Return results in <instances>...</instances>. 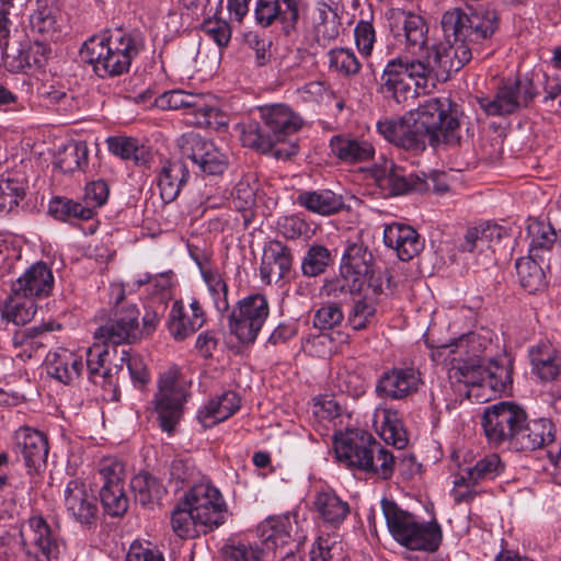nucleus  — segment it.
<instances>
[{
	"label": "nucleus",
	"instance_id": "39448f33",
	"mask_svg": "<svg viewBox=\"0 0 561 561\" xmlns=\"http://www.w3.org/2000/svg\"><path fill=\"white\" fill-rule=\"evenodd\" d=\"M389 533L402 547L412 551H436L442 542V527L436 520L421 522L391 500H381Z\"/></svg>",
	"mask_w": 561,
	"mask_h": 561
},
{
	"label": "nucleus",
	"instance_id": "4d7b16f0",
	"mask_svg": "<svg viewBox=\"0 0 561 561\" xmlns=\"http://www.w3.org/2000/svg\"><path fill=\"white\" fill-rule=\"evenodd\" d=\"M202 277L207 285L216 310L220 313L229 310L228 285L222 275L211 268H201Z\"/></svg>",
	"mask_w": 561,
	"mask_h": 561
},
{
	"label": "nucleus",
	"instance_id": "79ce46f5",
	"mask_svg": "<svg viewBox=\"0 0 561 561\" xmlns=\"http://www.w3.org/2000/svg\"><path fill=\"white\" fill-rule=\"evenodd\" d=\"M330 147L332 152L345 162L367 161L375 154V148L369 141L344 136H333Z\"/></svg>",
	"mask_w": 561,
	"mask_h": 561
},
{
	"label": "nucleus",
	"instance_id": "f03ea898",
	"mask_svg": "<svg viewBox=\"0 0 561 561\" xmlns=\"http://www.w3.org/2000/svg\"><path fill=\"white\" fill-rule=\"evenodd\" d=\"M457 105L447 98H431L405 116L400 148L419 153L430 145L457 146L460 142Z\"/></svg>",
	"mask_w": 561,
	"mask_h": 561
},
{
	"label": "nucleus",
	"instance_id": "20e7f679",
	"mask_svg": "<svg viewBox=\"0 0 561 561\" xmlns=\"http://www.w3.org/2000/svg\"><path fill=\"white\" fill-rule=\"evenodd\" d=\"M438 66L411 55L399 54L390 59L380 78V92L398 104L407 102L427 89L430 79L436 77Z\"/></svg>",
	"mask_w": 561,
	"mask_h": 561
},
{
	"label": "nucleus",
	"instance_id": "4be33fe9",
	"mask_svg": "<svg viewBox=\"0 0 561 561\" xmlns=\"http://www.w3.org/2000/svg\"><path fill=\"white\" fill-rule=\"evenodd\" d=\"M375 438L367 432H347L334 442L336 457L348 467L364 470Z\"/></svg>",
	"mask_w": 561,
	"mask_h": 561
},
{
	"label": "nucleus",
	"instance_id": "412c9836",
	"mask_svg": "<svg viewBox=\"0 0 561 561\" xmlns=\"http://www.w3.org/2000/svg\"><path fill=\"white\" fill-rule=\"evenodd\" d=\"M254 22L261 27H270L275 23L285 30L295 28L299 20L298 0H255Z\"/></svg>",
	"mask_w": 561,
	"mask_h": 561
},
{
	"label": "nucleus",
	"instance_id": "c9c22d12",
	"mask_svg": "<svg viewBox=\"0 0 561 561\" xmlns=\"http://www.w3.org/2000/svg\"><path fill=\"white\" fill-rule=\"evenodd\" d=\"M533 371L543 381L561 375V353L549 343H539L529 351Z\"/></svg>",
	"mask_w": 561,
	"mask_h": 561
},
{
	"label": "nucleus",
	"instance_id": "f8f14e48",
	"mask_svg": "<svg viewBox=\"0 0 561 561\" xmlns=\"http://www.w3.org/2000/svg\"><path fill=\"white\" fill-rule=\"evenodd\" d=\"M556 425L551 420L541 417L527 420L515 434L512 449L517 451H533L547 448V456L552 465L561 458V438L556 436Z\"/></svg>",
	"mask_w": 561,
	"mask_h": 561
},
{
	"label": "nucleus",
	"instance_id": "ddd939ff",
	"mask_svg": "<svg viewBox=\"0 0 561 561\" xmlns=\"http://www.w3.org/2000/svg\"><path fill=\"white\" fill-rule=\"evenodd\" d=\"M99 476L103 481L100 500L104 512L113 517L124 515L129 503L124 489V465L116 459L104 458L99 465Z\"/></svg>",
	"mask_w": 561,
	"mask_h": 561
},
{
	"label": "nucleus",
	"instance_id": "49530a36",
	"mask_svg": "<svg viewBox=\"0 0 561 561\" xmlns=\"http://www.w3.org/2000/svg\"><path fill=\"white\" fill-rule=\"evenodd\" d=\"M195 513L183 499L173 511L171 516V525L173 531L181 538H195L201 534L208 533V528L199 525L195 518Z\"/></svg>",
	"mask_w": 561,
	"mask_h": 561
},
{
	"label": "nucleus",
	"instance_id": "473e14b6",
	"mask_svg": "<svg viewBox=\"0 0 561 561\" xmlns=\"http://www.w3.org/2000/svg\"><path fill=\"white\" fill-rule=\"evenodd\" d=\"M297 204L321 216H331L345 208L343 196L328 188L302 191L297 196Z\"/></svg>",
	"mask_w": 561,
	"mask_h": 561
},
{
	"label": "nucleus",
	"instance_id": "bb28decb",
	"mask_svg": "<svg viewBox=\"0 0 561 561\" xmlns=\"http://www.w3.org/2000/svg\"><path fill=\"white\" fill-rule=\"evenodd\" d=\"M506 236V229L496 224H486L467 230L461 250L482 254L488 262H492L494 248Z\"/></svg>",
	"mask_w": 561,
	"mask_h": 561
},
{
	"label": "nucleus",
	"instance_id": "603ef678",
	"mask_svg": "<svg viewBox=\"0 0 561 561\" xmlns=\"http://www.w3.org/2000/svg\"><path fill=\"white\" fill-rule=\"evenodd\" d=\"M396 467V457L376 439L370 447L368 465L364 471L371 472L378 478L387 480L391 478Z\"/></svg>",
	"mask_w": 561,
	"mask_h": 561
},
{
	"label": "nucleus",
	"instance_id": "f257e3e1",
	"mask_svg": "<svg viewBox=\"0 0 561 561\" xmlns=\"http://www.w3.org/2000/svg\"><path fill=\"white\" fill-rule=\"evenodd\" d=\"M455 8L446 11L440 25L449 46L445 48V70L459 71L468 64L481 44L490 39L499 28V14L495 9L481 7Z\"/></svg>",
	"mask_w": 561,
	"mask_h": 561
},
{
	"label": "nucleus",
	"instance_id": "4c0bfd02",
	"mask_svg": "<svg viewBox=\"0 0 561 561\" xmlns=\"http://www.w3.org/2000/svg\"><path fill=\"white\" fill-rule=\"evenodd\" d=\"M28 182L19 171L7 172L0 176V215H8L16 209L24 199Z\"/></svg>",
	"mask_w": 561,
	"mask_h": 561
},
{
	"label": "nucleus",
	"instance_id": "6e6552de",
	"mask_svg": "<svg viewBox=\"0 0 561 561\" xmlns=\"http://www.w3.org/2000/svg\"><path fill=\"white\" fill-rule=\"evenodd\" d=\"M110 290L111 302L115 309L114 316L95 331V336L113 345L137 342L142 337L137 305L126 299L123 285L112 284Z\"/></svg>",
	"mask_w": 561,
	"mask_h": 561
},
{
	"label": "nucleus",
	"instance_id": "2f4dec72",
	"mask_svg": "<svg viewBox=\"0 0 561 561\" xmlns=\"http://www.w3.org/2000/svg\"><path fill=\"white\" fill-rule=\"evenodd\" d=\"M188 178L190 171L182 160L167 161L157 179L163 203L169 204L175 201Z\"/></svg>",
	"mask_w": 561,
	"mask_h": 561
},
{
	"label": "nucleus",
	"instance_id": "1a4fd4ad",
	"mask_svg": "<svg viewBox=\"0 0 561 561\" xmlns=\"http://www.w3.org/2000/svg\"><path fill=\"white\" fill-rule=\"evenodd\" d=\"M393 33L403 45L400 54L411 55L445 70V50L440 51L435 44H430L428 25L421 15L400 12L396 18Z\"/></svg>",
	"mask_w": 561,
	"mask_h": 561
},
{
	"label": "nucleus",
	"instance_id": "dca6fc26",
	"mask_svg": "<svg viewBox=\"0 0 561 561\" xmlns=\"http://www.w3.org/2000/svg\"><path fill=\"white\" fill-rule=\"evenodd\" d=\"M14 442L28 473H38L45 469L49 451L45 433L31 426H21L14 433Z\"/></svg>",
	"mask_w": 561,
	"mask_h": 561
},
{
	"label": "nucleus",
	"instance_id": "5fc2aeb1",
	"mask_svg": "<svg viewBox=\"0 0 561 561\" xmlns=\"http://www.w3.org/2000/svg\"><path fill=\"white\" fill-rule=\"evenodd\" d=\"M89 149L85 142H73L67 145L56 161V167L64 173H72L83 170L88 165Z\"/></svg>",
	"mask_w": 561,
	"mask_h": 561
},
{
	"label": "nucleus",
	"instance_id": "2eb2a0df",
	"mask_svg": "<svg viewBox=\"0 0 561 561\" xmlns=\"http://www.w3.org/2000/svg\"><path fill=\"white\" fill-rule=\"evenodd\" d=\"M181 152L184 158L192 160L203 172L215 175L221 174L227 167V158L211 141L191 134L180 139Z\"/></svg>",
	"mask_w": 561,
	"mask_h": 561
},
{
	"label": "nucleus",
	"instance_id": "9b49d317",
	"mask_svg": "<svg viewBox=\"0 0 561 561\" xmlns=\"http://www.w3.org/2000/svg\"><path fill=\"white\" fill-rule=\"evenodd\" d=\"M184 500L195 513L199 525L207 527L209 531L225 523L226 502L209 480L203 478L198 484L192 485L185 492Z\"/></svg>",
	"mask_w": 561,
	"mask_h": 561
},
{
	"label": "nucleus",
	"instance_id": "338daca9",
	"mask_svg": "<svg viewBox=\"0 0 561 561\" xmlns=\"http://www.w3.org/2000/svg\"><path fill=\"white\" fill-rule=\"evenodd\" d=\"M344 320L341 306L337 302H327L314 312L313 325L320 331H329L340 327Z\"/></svg>",
	"mask_w": 561,
	"mask_h": 561
},
{
	"label": "nucleus",
	"instance_id": "f3484780",
	"mask_svg": "<svg viewBox=\"0 0 561 561\" xmlns=\"http://www.w3.org/2000/svg\"><path fill=\"white\" fill-rule=\"evenodd\" d=\"M19 535L24 549L34 546L48 560L57 559L64 546L41 515L31 516L27 520L21 523Z\"/></svg>",
	"mask_w": 561,
	"mask_h": 561
},
{
	"label": "nucleus",
	"instance_id": "423d86ee",
	"mask_svg": "<svg viewBox=\"0 0 561 561\" xmlns=\"http://www.w3.org/2000/svg\"><path fill=\"white\" fill-rule=\"evenodd\" d=\"M260 116L266 130L257 122L250 121L242 125L240 139L244 147L263 153L301 127L300 117L284 104L260 107Z\"/></svg>",
	"mask_w": 561,
	"mask_h": 561
},
{
	"label": "nucleus",
	"instance_id": "09e8293b",
	"mask_svg": "<svg viewBox=\"0 0 561 561\" xmlns=\"http://www.w3.org/2000/svg\"><path fill=\"white\" fill-rule=\"evenodd\" d=\"M543 263L538 257H531L530 254L516 261L519 284L528 293H535L545 285Z\"/></svg>",
	"mask_w": 561,
	"mask_h": 561
},
{
	"label": "nucleus",
	"instance_id": "5701e85b",
	"mask_svg": "<svg viewBox=\"0 0 561 561\" xmlns=\"http://www.w3.org/2000/svg\"><path fill=\"white\" fill-rule=\"evenodd\" d=\"M293 525L288 516L268 517L259 526V535L261 543L265 549V556L270 552L274 556H285V551L289 548L295 550V545L291 540Z\"/></svg>",
	"mask_w": 561,
	"mask_h": 561
},
{
	"label": "nucleus",
	"instance_id": "37998d69",
	"mask_svg": "<svg viewBox=\"0 0 561 561\" xmlns=\"http://www.w3.org/2000/svg\"><path fill=\"white\" fill-rule=\"evenodd\" d=\"M108 356V348L99 344H93L85 351L88 378L94 385H99L103 388L115 387L112 380L111 369L105 367Z\"/></svg>",
	"mask_w": 561,
	"mask_h": 561
},
{
	"label": "nucleus",
	"instance_id": "f704fd0d",
	"mask_svg": "<svg viewBox=\"0 0 561 561\" xmlns=\"http://www.w3.org/2000/svg\"><path fill=\"white\" fill-rule=\"evenodd\" d=\"M154 105L163 111L188 108L204 117H210L214 108L208 106L205 96L183 90H171L160 94L154 100Z\"/></svg>",
	"mask_w": 561,
	"mask_h": 561
},
{
	"label": "nucleus",
	"instance_id": "c756f323",
	"mask_svg": "<svg viewBox=\"0 0 561 561\" xmlns=\"http://www.w3.org/2000/svg\"><path fill=\"white\" fill-rule=\"evenodd\" d=\"M529 239L528 254L538 257L539 261H548L547 266L552 265L551 250L558 240V233L550 222L543 220H531L527 226Z\"/></svg>",
	"mask_w": 561,
	"mask_h": 561
},
{
	"label": "nucleus",
	"instance_id": "6e6d98bb",
	"mask_svg": "<svg viewBox=\"0 0 561 561\" xmlns=\"http://www.w3.org/2000/svg\"><path fill=\"white\" fill-rule=\"evenodd\" d=\"M225 561H264L265 549L244 540H229L221 549Z\"/></svg>",
	"mask_w": 561,
	"mask_h": 561
},
{
	"label": "nucleus",
	"instance_id": "bf43d9fd",
	"mask_svg": "<svg viewBox=\"0 0 561 561\" xmlns=\"http://www.w3.org/2000/svg\"><path fill=\"white\" fill-rule=\"evenodd\" d=\"M332 256L330 251L320 244L311 245L301 262V271L304 276L316 277L323 274L331 264Z\"/></svg>",
	"mask_w": 561,
	"mask_h": 561
},
{
	"label": "nucleus",
	"instance_id": "9d476101",
	"mask_svg": "<svg viewBox=\"0 0 561 561\" xmlns=\"http://www.w3.org/2000/svg\"><path fill=\"white\" fill-rule=\"evenodd\" d=\"M270 314L262 294H252L238 301L228 317L229 332L242 344H253Z\"/></svg>",
	"mask_w": 561,
	"mask_h": 561
},
{
	"label": "nucleus",
	"instance_id": "680f3d73",
	"mask_svg": "<svg viewBox=\"0 0 561 561\" xmlns=\"http://www.w3.org/2000/svg\"><path fill=\"white\" fill-rule=\"evenodd\" d=\"M329 67L344 76H354L360 70V62L355 53L348 48H334L328 53Z\"/></svg>",
	"mask_w": 561,
	"mask_h": 561
},
{
	"label": "nucleus",
	"instance_id": "6ab92c4d",
	"mask_svg": "<svg viewBox=\"0 0 561 561\" xmlns=\"http://www.w3.org/2000/svg\"><path fill=\"white\" fill-rule=\"evenodd\" d=\"M373 173L378 187L388 195H401L409 192L422 193L430 190L425 174L405 175L392 161H386L382 167H376Z\"/></svg>",
	"mask_w": 561,
	"mask_h": 561
},
{
	"label": "nucleus",
	"instance_id": "aec40b11",
	"mask_svg": "<svg viewBox=\"0 0 561 561\" xmlns=\"http://www.w3.org/2000/svg\"><path fill=\"white\" fill-rule=\"evenodd\" d=\"M1 50L7 69L13 73L25 72L31 68H43L51 53L48 45L39 41L19 47L11 46L9 42H1Z\"/></svg>",
	"mask_w": 561,
	"mask_h": 561
},
{
	"label": "nucleus",
	"instance_id": "393cba45",
	"mask_svg": "<svg viewBox=\"0 0 561 561\" xmlns=\"http://www.w3.org/2000/svg\"><path fill=\"white\" fill-rule=\"evenodd\" d=\"M54 287L51 268L44 262L32 264L12 285V291L25 297H47Z\"/></svg>",
	"mask_w": 561,
	"mask_h": 561
},
{
	"label": "nucleus",
	"instance_id": "c03bdc74",
	"mask_svg": "<svg viewBox=\"0 0 561 561\" xmlns=\"http://www.w3.org/2000/svg\"><path fill=\"white\" fill-rule=\"evenodd\" d=\"M313 505L322 520L333 527H339L351 512L350 504L333 492L318 493Z\"/></svg>",
	"mask_w": 561,
	"mask_h": 561
},
{
	"label": "nucleus",
	"instance_id": "7c9ffc66",
	"mask_svg": "<svg viewBox=\"0 0 561 561\" xmlns=\"http://www.w3.org/2000/svg\"><path fill=\"white\" fill-rule=\"evenodd\" d=\"M240 409V398L233 391L210 399L197 412V420L205 428H209L232 416Z\"/></svg>",
	"mask_w": 561,
	"mask_h": 561
},
{
	"label": "nucleus",
	"instance_id": "864d4df0",
	"mask_svg": "<svg viewBox=\"0 0 561 561\" xmlns=\"http://www.w3.org/2000/svg\"><path fill=\"white\" fill-rule=\"evenodd\" d=\"M377 317L376 302L371 298L360 297L353 301L347 312V324L355 331L370 327Z\"/></svg>",
	"mask_w": 561,
	"mask_h": 561
},
{
	"label": "nucleus",
	"instance_id": "3c124183",
	"mask_svg": "<svg viewBox=\"0 0 561 561\" xmlns=\"http://www.w3.org/2000/svg\"><path fill=\"white\" fill-rule=\"evenodd\" d=\"M135 500L142 506H147L158 501L163 494L161 483L148 472L135 476L130 481Z\"/></svg>",
	"mask_w": 561,
	"mask_h": 561
},
{
	"label": "nucleus",
	"instance_id": "13d9d810",
	"mask_svg": "<svg viewBox=\"0 0 561 561\" xmlns=\"http://www.w3.org/2000/svg\"><path fill=\"white\" fill-rule=\"evenodd\" d=\"M30 26L33 33L38 34L44 39H54L58 36L59 26L55 10L50 7H38L30 16Z\"/></svg>",
	"mask_w": 561,
	"mask_h": 561
},
{
	"label": "nucleus",
	"instance_id": "a18cd8bd",
	"mask_svg": "<svg viewBox=\"0 0 561 561\" xmlns=\"http://www.w3.org/2000/svg\"><path fill=\"white\" fill-rule=\"evenodd\" d=\"M376 424H380L382 438L392 444L398 449H402L408 444L407 431L398 417L397 411L387 408H377L374 413Z\"/></svg>",
	"mask_w": 561,
	"mask_h": 561
},
{
	"label": "nucleus",
	"instance_id": "a211bd4d",
	"mask_svg": "<svg viewBox=\"0 0 561 561\" xmlns=\"http://www.w3.org/2000/svg\"><path fill=\"white\" fill-rule=\"evenodd\" d=\"M421 375L413 367H393L383 371L376 382V394L381 399L404 400L415 393Z\"/></svg>",
	"mask_w": 561,
	"mask_h": 561
},
{
	"label": "nucleus",
	"instance_id": "de8ad7c7",
	"mask_svg": "<svg viewBox=\"0 0 561 561\" xmlns=\"http://www.w3.org/2000/svg\"><path fill=\"white\" fill-rule=\"evenodd\" d=\"M36 310L34 299L12 291L3 307L2 317L16 325H24L34 318Z\"/></svg>",
	"mask_w": 561,
	"mask_h": 561
},
{
	"label": "nucleus",
	"instance_id": "b1692460",
	"mask_svg": "<svg viewBox=\"0 0 561 561\" xmlns=\"http://www.w3.org/2000/svg\"><path fill=\"white\" fill-rule=\"evenodd\" d=\"M386 247L396 250L401 261H410L423 249L424 242L419 232L410 225L392 222L383 229Z\"/></svg>",
	"mask_w": 561,
	"mask_h": 561
},
{
	"label": "nucleus",
	"instance_id": "052dcab7",
	"mask_svg": "<svg viewBox=\"0 0 561 561\" xmlns=\"http://www.w3.org/2000/svg\"><path fill=\"white\" fill-rule=\"evenodd\" d=\"M47 337L48 329L32 327L18 330L12 337V343L15 347H23L27 357H31L33 352H36L45 345Z\"/></svg>",
	"mask_w": 561,
	"mask_h": 561
},
{
	"label": "nucleus",
	"instance_id": "774afa93",
	"mask_svg": "<svg viewBox=\"0 0 561 561\" xmlns=\"http://www.w3.org/2000/svg\"><path fill=\"white\" fill-rule=\"evenodd\" d=\"M453 376L460 382L472 386L488 385L486 366L472 362H463L451 368Z\"/></svg>",
	"mask_w": 561,
	"mask_h": 561
},
{
	"label": "nucleus",
	"instance_id": "a19ab883",
	"mask_svg": "<svg viewBox=\"0 0 561 561\" xmlns=\"http://www.w3.org/2000/svg\"><path fill=\"white\" fill-rule=\"evenodd\" d=\"M504 463L497 454H490L468 468L466 476L455 479L456 486H474L482 481L493 480L504 471Z\"/></svg>",
	"mask_w": 561,
	"mask_h": 561
},
{
	"label": "nucleus",
	"instance_id": "cd10ccee",
	"mask_svg": "<svg viewBox=\"0 0 561 561\" xmlns=\"http://www.w3.org/2000/svg\"><path fill=\"white\" fill-rule=\"evenodd\" d=\"M293 265L290 249L280 241H272L265 248L260 266L263 283L270 285L283 279Z\"/></svg>",
	"mask_w": 561,
	"mask_h": 561
},
{
	"label": "nucleus",
	"instance_id": "4468645a",
	"mask_svg": "<svg viewBox=\"0 0 561 561\" xmlns=\"http://www.w3.org/2000/svg\"><path fill=\"white\" fill-rule=\"evenodd\" d=\"M67 516L81 526H95L99 519L98 499L91 488L79 478L71 479L64 490Z\"/></svg>",
	"mask_w": 561,
	"mask_h": 561
},
{
	"label": "nucleus",
	"instance_id": "0eeeda50",
	"mask_svg": "<svg viewBox=\"0 0 561 561\" xmlns=\"http://www.w3.org/2000/svg\"><path fill=\"white\" fill-rule=\"evenodd\" d=\"M191 381L179 368L171 367L160 375L158 390L153 396V410L160 428L172 434L184 413V405L191 397Z\"/></svg>",
	"mask_w": 561,
	"mask_h": 561
},
{
	"label": "nucleus",
	"instance_id": "7ed1b4c3",
	"mask_svg": "<svg viewBox=\"0 0 561 561\" xmlns=\"http://www.w3.org/2000/svg\"><path fill=\"white\" fill-rule=\"evenodd\" d=\"M142 48L141 38L122 30H115L108 36H92L83 43L80 56L92 65L100 78L117 77L129 71L131 61Z\"/></svg>",
	"mask_w": 561,
	"mask_h": 561
},
{
	"label": "nucleus",
	"instance_id": "e433bc0d",
	"mask_svg": "<svg viewBox=\"0 0 561 561\" xmlns=\"http://www.w3.org/2000/svg\"><path fill=\"white\" fill-rule=\"evenodd\" d=\"M508 419L503 410V403L499 402L484 410L482 416V426L489 442L495 445L507 443L508 447L512 448L515 439V435L511 432V427L507 426Z\"/></svg>",
	"mask_w": 561,
	"mask_h": 561
},
{
	"label": "nucleus",
	"instance_id": "e2e57ef3",
	"mask_svg": "<svg viewBox=\"0 0 561 561\" xmlns=\"http://www.w3.org/2000/svg\"><path fill=\"white\" fill-rule=\"evenodd\" d=\"M119 360L121 364H116L115 366L122 369L123 365L126 364L133 385L136 388L142 389L149 383L150 374L140 355L131 354L129 351L123 350Z\"/></svg>",
	"mask_w": 561,
	"mask_h": 561
},
{
	"label": "nucleus",
	"instance_id": "72a5a7b5",
	"mask_svg": "<svg viewBox=\"0 0 561 561\" xmlns=\"http://www.w3.org/2000/svg\"><path fill=\"white\" fill-rule=\"evenodd\" d=\"M375 266L373 252L363 242H354L345 249L342 263L341 274L345 277H356L363 280Z\"/></svg>",
	"mask_w": 561,
	"mask_h": 561
},
{
	"label": "nucleus",
	"instance_id": "c85d7f7f",
	"mask_svg": "<svg viewBox=\"0 0 561 561\" xmlns=\"http://www.w3.org/2000/svg\"><path fill=\"white\" fill-rule=\"evenodd\" d=\"M47 374L64 385L75 382L82 374V356L65 347L50 351L45 359Z\"/></svg>",
	"mask_w": 561,
	"mask_h": 561
},
{
	"label": "nucleus",
	"instance_id": "a878e982",
	"mask_svg": "<svg viewBox=\"0 0 561 561\" xmlns=\"http://www.w3.org/2000/svg\"><path fill=\"white\" fill-rule=\"evenodd\" d=\"M192 314L185 311L182 300H175L169 313L168 329L176 341H183L205 323V312L197 299L190 304Z\"/></svg>",
	"mask_w": 561,
	"mask_h": 561
},
{
	"label": "nucleus",
	"instance_id": "0e129e2a",
	"mask_svg": "<svg viewBox=\"0 0 561 561\" xmlns=\"http://www.w3.org/2000/svg\"><path fill=\"white\" fill-rule=\"evenodd\" d=\"M170 481L175 484V489H182L184 485H194L201 482L199 471L188 459H174L170 465Z\"/></svg>",
	"mask_w": 561,
	"mask_h": 561
},
{
	"label": "nucleus",
	"instance_id": "58836bf2",
	"mask_svg": "<svg viewBox=\"0 0 561 561\" xmlns=\"http://www.w3.org/2000/svg\"><path fill=\"white\" fill-rule=\"evenodd\" d=\"M108 151L124 161H133L136 167H147L151 151L137 138L127 136H111L106 139Z\"/></svg>",
	"mask_w": 561,
	"mask_h": 561
},
{
	"label": "nucleus",
	"instance_id": "8fccbe9b",
	"mask_svg": "<svg viewBox=\"0 0 561 561\" xmlns=\"http://www.w3.org/2000/svg\"><path fill=\"white\" fill-rule=\"evenodd\" d=\"M513 88L503 82L493 99L483 96L478 100L480 107L490 116L510 115L518 111V102L513 100Z\"/></svg>",
	"mask_w": 561,
	"mask_h": 561
},
{
	"label": "nucleus",
	"instance_id": "69168bd1",
	"mask_svg": "<svg viewBox=\"0 0 561 561\" xmlns=\"http://www.w3.org/2000/svg\"><path fill=\"white\" fill-rule=\"evenodd\" d=\"M512 373L510 359L491 360L486 366L488 386L495 391H505L512 385Z\"/></svg>",
	"mask_w": 561,
	"mask_h": 561
},
{
	"label": "nucleus",
	"instance_id": "ea45409f",
	"mask_svg": "<svg viewBox=\"0 0 561 561\" xmlns=\"http://www.w3.org/2000/svg\"><path fill=\"white\" fill-rule=\"evenodd\" d=\"M341 21L337 7L327 2H319L313 15L314 39L321 46H327L340 34Z\"/></svg>",
	"mask_w": 561,
	"mask_h": 561
}]
</instances>
